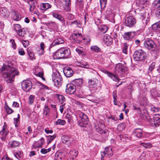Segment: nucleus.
<instances>
[{
    "label": "nucleus",
    "mask_w": 160,
    "mask_h": 160,
    "mask_svg": "<svg viewBox=\"0 0 160 160\" xmlns=\"http://www.w3.org/2000/svg\"><path fill=\"white\" fill-rule=\"evenodd\" d=\"M21 86L24 91L28 92L32 87V82L30 80H24L22 82Z\"/></svg>",
    "instance_id": "7"
},
{
    "label": "nucleus",
    "mask_w": 160,
    "mask_h": 160,
    "mask_svg": "<svg viewBox=\"0 0 160 160\" xmlns=\"http://www.w3.org/2000/svg\"><path fill=\"white\" fill-rule=\"evenodd\" d=\"M140 116L141 118L144 120H149V117L148 112L146 111H141Z\"/></svg>",
    "instance_id": "20"
},
{
    "label": "nucleus",
    "mask_w": 160,
    "mask_h": 160,
    "mask_svg": "<svg viewBox=\"0 0 160 160\" xmlns=\"http://www.w3.org/2000/svg\"><path fill=\"white\" fill-rule=\"evenodd\" d=\"M9 131L7 129V126L5 125V123L3 126V128L2 130L0 131V137L3 141H4L7 135L8 134Z\"/></svg>",
    "instance_id": "10"
},
{
    "label": "nucleus",
    "mask_w": 160,
    "mask_h": 160,
    "mask_svg": "<svg viewBox=\"0 0 160 160\" xmlns=\"http://www.w3.org/2000/svg\"><path fill=\"white\" fill-rule=\"evenodd\" d=\"M133 132L135 134V135L138 138H142V131L141 129L137 128L134 129Z\"/></svg>",
    "instance_id": "21"
},
{
    "label": "nucleus",
    "mask_w": 160,
    "mask_h": 160,
    "mask_svg": "<svg viewBox=\"0 0 160 160\" xmlns=\"http://www.w3.org/2000/svg\"><path fill=\"white\" fill-rule=\"evenodd\" d=\"M58 98L61 104L65 100V98L62 95H58Z\"/></svg>",
    "instance_id": "48"
},
{
    "label": "nucleus",
    "mask_w": 160,
    "mask_h": 160,
    "mask_svg": "<svg viewBox=\"0 0 160 160\" xmlns=\"http://www.w3.org/2000/svg\"><path fill=\"white\" fill-rule=\"evenodd\" d=\"M22 42L23 46L25 48H26L29 44V42L27 40L22 41Z\"/></svg>",
    "instance_id": "62"
},
{
    "label": "nucleus",
    "mask_w": 160,
    "mask_h": 160,
    "mask_svg": "<svg viewBox=\"0 0 160 160\" xmlns=\"http://www.w3.org/2000/svg\"><path fill=\"white\" fill-rule=\"evenodd\" d=\"M102 72L107 75L110 78L113 80L115 82L119 81L118 78L117 76L112 73H111L105 70H103Z\"/></svg>",
    "instance_id": "14"
},
{
    "label": "nucleus",
    "mask_w": 160,
    "mask_h": 160,
    "mask_svg": "<svg viewBox=\"0 0 160 160\" xmlns=\"http://www.w3.org/2000/svg\"><path fill=\"white\" fill-rule=\"evenodd\" d=\"M153 124L155 127L159 126L160 123V117L159 115H155L153 117Z\"/></svg>",
    "instance_id": "22"
},
{
    "label": "nucleus",
    "mask_w": 160,
    "mask_h": 160,
    "mask_svg": "<svg viewBox=\"0 0 160 160\" xmlns=\"http://www.w3.org/2000/svg\"><path fill=\"white\" fill-rule=\"evenodd\" d=\"M51 150V148H49L48 149H46L45 148H42L41 150V153L43 154H45L49 152Z\"/></svg>",
    "instance_id": "58"
},
{
    "label": "nucleus",
    "mask_w": 160,
    "mask_h": 160,
    "mask_svg": "<svg viewBox=\"0 0 160 160\" xmlns=\"http://www.w3.org/2000/svg\"><path fill=\"white\" fill-rule=\"evenodd\" d=\"M57 137L56 134H54L52 136L49 135L47 137V142L48 144H49L51 142L53 141Z\"/></svg>",
    "instance_id": "39"
},
{
    "label": "nucleus",
    "mask_w": 160,
    "mask_h": 160,
    "mask_svg": "<svg viewBox=\"0 0 160 160\" xmlns=\"http://www.w3.org/2000/svg\"><path fill=\"white\" fill-rule=\"evenodd\" d=\"M127 70V68L123 66L121 63H120L117 64L115 68V71L116 73H121L125 72Z\"/></svg>",
    "instance_id": "11"
},
{
    "label": "nucleus",
    "mask_w": 160,
    "mask_h": 160,
    "mask_svg": "<svg viewBox=\"0 0 160 160\" xmlns=\"http://www.w3.org/2000/svg\"><path fill=\"white\" fill-rule=\"evenodd\" d=\"M63 72L65 75L67 77H70L73 74L72 70L69 67H65L63 69Z\"/></svg>",
    "instance_id": "15"
},
{
    "label": "nucleus",
    "mask_w": 160,
    "mask_h": 160,
    "mask_svg": "<svg viewBox=\"0 0 160 160\" xmlns=\"http://www.w3.org/2000/svg\"><path fill=\"white\" fill-rule=\"evenodd\" d=\"M153 4L155 5V6L160 8V0H155Z\"/></svg>",
    "instance_id": "61"
},
{
    "label": "nucleus",
    "mask_w": 160,
    "mask_h": 160,
    "mask_svg": "<svg viewBox=\"0 0 160 160\" xmlns=\"http://www.w3.org/2000/svg\"><path fill=\"white\" fill-rule=\"evenodd\" d=\"M79 63V65L81 67L86 68H89L90 65L87 62L82 61L80 62Z\"/></svg>",
    "instance_id": "32"
},
{
    "label": "nucleus",
    "mask_w": 160,
    "mask_h": 160,
    "mask_svg": "<svg viewBox=\"0 0 160 160\" xmlns=\"http://www.w3.org/2000/svg\"><path fill=\"white\" fill-rule=\"evenodd\" d=\"M4 108L7 112L8 114H10L13 112V110L9 108L7 105L5 106Z\"/></svg>",
    "instance_id": "53"
},
{
    "label": "nucleus",
    "mask_w": 160,
    "mask_h": 160,
    "mask_svg": "<svg viewBox=\"0 0 160 160\" xmlns=\"http://www.w3.org/2000/svg\"><path fill=\"white\" fill-rule=\"evenodd\" d=\"M155 65V62H152L149 66V70L150 71H152L154 68Z\"/></svg>",
    "instance_id": "63"
},
{
    "label": "nucleus",
    "mask_w": 160,
    "mask_h": 160,
    "mask_svg": "<svg viewBox=\"0 0 160 160\" xmlns=\"http://www.w3.org/2000/svg\"><path fill=\"white\" fill-rule=\"evenodd\" d=\"M160 110V108L156 107H153L151 108V111L153 112H156Z\"/></svg>",
    "instance_id": "60"
},
{
    "label": "nucleus",
    "mask_w": 160,
    "mask_h": 160,
    "mask_svg": "<svg viewBox=\"0 0 160 160\" xmlns=\"http://www.w3.org/2000/svg\"><path fill=\"white\" fill-rule=\"evenodd\" d=\"M134 34V32H125L122 36L125 40H130L133 38Z\"/></svg>",
    "instance_id": "13"
},
{
    "label": "nucleus",
    "mask_w": 160,
    "mask_h": 160,
    "mask_svg": "<svg viewBox=\"0 0 160 160\" xmlns=\"http://www.w3.org/2000/svg\"><path fill=\"white\" fill-rule=\"evenodd\" d=\"M75 85L72 83H68L66 85V92L68 94H73L76 90Z\"/></svg>",
    "instance_id": "9"
},
{
    "label": "nucleus",
    "mask_w": 160,
    "mask_h": 160,
    "mask_svg": "<svg viewBox=\"0 0 160 160\" xmlns=\"http://www.w3.org/2000/svg\"><path fill=\"white\" fill-rule=\"evenodd\" d=\"M62 153L59 152H57L55 155V160H62L63 158L62 156Z\"/></svg>",
    "instance_id": "33"
},
{
    "label": "nucleus",
    "mask_w": 160,
    "mask_h": 160,
    "mask_svg": "<svg viewBox=\"0 0 160 160\" xmlns=\"http://www.w3.org/2000/svg\"><path fill=\"white\" fill-rule=\"evenodd\" d=\"M14 156L18 160H22L23 156V153L22 151H19L18 152H14Z\"/></svg>",
    "instance_id": "24"
},
{
    "label": "nucleus",
    "mask_w": 160,
    "mask_h": 160,
    "mask_svg": "<svg viewBox=\"0 0 160 160\" xmlns=\"http://www.w3.org/2000/svg\"><path fill=\"white\" fill-rule=\"evenodd\" d=\"M103 40L107 45L111 44L112 42V38L107 34H105L103 38Z\"/></svg>",
    "instance_id": "18"
},
{
    "label": "nucleus",
    "mask_w": 160,
    "mask_h": 160,
    "mask_svg": "<svg viewBox=\"0 0 160 160\" xmlns=\"http://www.w3.org/2000/svg\"><path fill=\"white\" fill-rule=\"evenodd\" d=\"M27 31L24 28H22L20 29L18 32V33L19 36L22 37H24L26 34Z\"/></svg>",
    "instance_id": "36"
},
{
    "label": "nucleus",
    "mask_w": 160,
    "mask_h": 160,
    "mask_svg": "<svg viewBox=\"0 0 160 160\" xmlns=\"http://www.w3.org/2000/svg\"><path fill=\"white\" fill-rule=\"evenodd\" d=\"M0 13L2 16H7L9 14V12L8 9L5 8H0Z\"/></svg>",
    "instance_id": "27"
},
{
    "label": "nucleus",
    "mask_w": 160,
    "mask_h": 160,
    "mask_svg": "<svg viewBox=\"0 0 160 160\" xmlns=\"http://www.w3.org/2000/svg\"><path fill=\"white\" fill-rule=\"evenodd\" d=\"M8 83H11L14 81V77L18 75L19 72L15 68L8 65H4L0 69V73Z\"/></svg>",
    "instance_id": "1"
},
{
    "label": "nucleus",
    "mask_w": 160,
    "mask_h": 160,
    "mask_svg": "<svg viewBox=\"0 0 160 160\" xmlns=\"http://www.w3.org/2000/svg\"><path fill=\"white\" fill-rule=\"evenodd\" d=\"M83 80L82 79H76L74 81L76 87H81L82 85Z\"/></svg>",
    "instance_id": "30"
},
{
    "label": "nucleus",
    "mask_w": 160,
    "mask_h": 160,
    "mask_svg": "<svg viewBox=\"0 0 160 160\" xmlns=\"http://www.w3.org/2000/svg\"><path fill=\"white\" fill-rule=\"evenodd\" d=\"M88 86L91 89H96L97 88V85L95 81L90 80L88 81Z\"/></svg>",
    "instance_id": "28"
},
{
    "label": "nucleus",
    "mask_w": 160,
    "mask_h": 160,
    "mask_svg": "<svg viewBox=\"0 0 160 160\" xmlns=\"http://www.w3.org/2000/svg\"><path fill=\"white\" fill-rule=\"evenodd\" d=\"M74 42L79 43L82 39V34L81 33H73L72 34Z\"/></svg>",
    "instance_id": "12"
},
{
    "label": "nucleus",
    "mask_w": 160,
    "mask_h": 160,
    "mask_svg": "<svg viewBox=\"0 0 160 160\" xmlns=\"http://www.w3.org/2000/svg\"><path fill=\"white\" fill-rule=\"evenodd\" d=\"M100 1L101 8L102 9L104 8L106 4V0H100Z\"/></svg>",
    "instance_id": "49"
},
{
    "label": "nucleus",
    "mask_w": 160,
    "mask_h": 160,
    "mask_svg": "<svg viewBox=\"0 0 160 160\" xmlns=\"http://www.w3.org/2000/svg\"><path fill=\"white\" fill-rule=\"evenodd\" d=\"M28 52L29 55L30 59L31 60H33L34 59H35L34 55L32 52L28 51Z\"/></svg>",
    "instance_id": "59"
},
{
    "label": "nucleus",
    "mask_w": 160,
    "mask_h": 160,
    "mask_svg": "<svg viewBox=\"0 0 160 160\" xmlns=\"http://www.w3.org/2000/svg\"><path fill=\"white\" fill-rule=\"evenodd\" d=\"M40 7L42 9L46 10L51 7V5L49 3H43L40 5Z\"/></svg>",
    "instance_id": "29"
},
{
    "label": "nucleus",
    "mask_w": 160,
    "mask_h": 160,
    "mask_svg": "<svg viewBox=\"0 0 160 160\" xmlns=\"http://www.w3.org/2000/svg\"><path fill=\"white\" fill-rule=\"evenodd\" d=\"M136 21L134 17L132 16L126 17L124 22V25L129 28H132L135 26Z\"/></svg>",
    "instance_id": "5"
},
{
    "label": "nucleus",
    "mask_w": 160,
    "mask_h": 160,
    "mask_svg": "<svg viewBox=\"0 0 160 160\" xmlns=\"http://www.w3.org/2000/svg\"><path fill=\"white\" fill-rule=\"evenodd\" d=\"M44 142V140L43 138H41L39 140L34 142L33 144L32 145V148H41Z\"/></svg>",
    "instance_id": "16"
},
{
    "label": "nucleus",
    "mask_w": 160,
    "mask_h": 160,
    "mask_svg": "<svg viewBox=\"0 0 160 160\" xmlns=\"http://www.w3.org/2000/svg\"><path fill=\"white\" fill-rule=\"evenodd\" d=\"M12 18L15 21H19L21 19V16L18 12L14 10H12Z\"/></svg>",
    "instance_id": "17"
},
{
    "label": "nucleus",
    "mask_w": 160,
    "mask_h": 160,
    "mask_svg": "<svg viewBox=\"0 0 160 160\" xmlns=\"http://www.w3.org/2000/svg\"><path fill=\"white\" fill-rule=\"evenodd\" d=\"M64 42V40L62 38H58L54 41L52 43V45L54 46L56 45L63 43Z\"/></svg>",
    "instance_id": "25"
},
{
    "label": "nucleus",
    "mask_w": 160,
    "mask_h": 160,
    "mask_svg": "<svg viewBox=\"0 0 160 160\" xmlns=\"http://www.w3.org/2000/svg\"><path fill=\"white\" fill-rule=\"evenodd\" d=\"M125 128V124L124 123L119 124L118 126V129L120 131L123 130Z\"/></svg>",
    "instance_id": "54"
},
{
    "label": "nucleus",
    "mask_w": 160,
    "mask_h": 160,
    "mask_svg": "<svg viewBox=\"0 0 160 160\" xmlns=\"http://www.w3.org/2000/svg\"><path fill=\"white\" fill-rule=\"evenodd\" d=\"M14 29L15 31L18 32V31L21 29V26L19 24H14Z\"/></svg>",
    "instance_id": "57"
},
{
    "label": "nucleus",
    "mask_w": 160,
    "mask_h": 160,
    "mask_svg": "<svg viewBox=\"0 0 160 160\" xmlns=\"http://www.w3.org/2000/svg\"><path fill=\"white\" fill-rule=\"evenodd\" d=\"M147 24V20L142 19L139 23L140 28L141 29H144Z\"/></svg>",
    "instance_id": "37"
},
{
    "label": "nucleus",
    "mask_w": 160,
    "mask_h": 160,
    "mask_svg": "<svg viewBox=\"0 0 160 160\" xmlns=\"http://www.w3.org/2000/svg\"><path fill=\"white\" fill-rule=\"evenodd\" d=\"M70 54L69 49L67 48H62L57 51L53 56L55 59L67 58Z\"/></svg>",
    "instance_id": "3"
},
{
    "label": "nucleus",
    "mask_w": 160,
    "mask_h": 160,
    "mask_svg": "<svg viewBox=\"0 0 160 160\" xmlns=\"http://www.w3.org/2000/svg\"><path fill=\"white\" fill-rule=\"evenodd\" d=\"M78 154V152L77 150L75 149H72L69 152L68 156L70 159H74L76 158Z\"/></svg>",
    "instance_id": "19"
},
{
    "label": "nucleus",
    "mask_w": 160,
    "mask_h": 160,
    "mask_svg": "<svg viewBox=\"0 0 160 160\" xmlns=\"http://www.w3.org/2000/svg\"><path fill=\"white\" fill-rule=\"evenodd\" d=\"M71 25H73L75 26L80 28L81 27V22L79 20H76L74 21L71 23Z\"/></svg>",
    "instance_id": "40"
},
{
    "label": "nucleus",
    "mask_w": 160,
    "mask_h": 160,
    "mask_svg": "<svg viewBox=\"0 0 160 160\" xmlns=\"http://www.w3.org/2000/svg\"><path fill=\"white\" fill-rule=\"evenodd\" d=\"M108 148V150L107 151V153L106 154L105 156H107L108 157H110L113 155V152L111 148H110L109 147H107L105 148Z\"/></svg>",
    "instance_id": "42"
},
{
    "label": "nucleus",
    "mask_w": 160,
    "mask_h": 160,
    "mask_svg": "<svg viewBox=\"0 0 160 160\" xmlns=\"http://www.w3.org/2000/svg\"><path fill=\"white\" fill-rule=\"evenodd\" d=\"M152 29L154 30H158L160 29V21L157 22L152 26Z\"/></svg>",
    "instance_id": "35"
},
{
    "label": "nucleus",
    "mask_w": 160,
    "mask_h": 160,
    "mask_svg": "<svg viewBox=\"0 0 160 160\" xmlns=\"http://www.w3.org/2000/svg\"><path fill=\"white\" fill-rule=\"evenodd\" d=\"M79 117L80 120L78 122V124L80 126L83 127L84 126L83 124L85 123V122L88 121V118L87 115L82 112L80 113Z\"/></svg>",
    "instance_id": "8"
},
{
    "label": "nucleus",
    "mask_w": 160,
    "mask_h": 160,
    "mask_svg": "<svg viewBox=\"0 0 160 160\" xmlns=\"http://www.w3.org/2000/svg\"><path fill=\"white\" fill-rule=\"evenodd\" d=\"M108 150V148H105L104 151L101 152L102 158L101 159V160H104V156L106 155V154L107 153Z\"/></svg>",
    "instance_id": "50"
},
{
    "label": "nucleus",
    "mask_w": 160,
    "mask_h": 160,
    "mask_svg": "<svg viewBox=\"0 0 160 160\" xmlns=\"http://www.w3.org/2000/svg\"><path fill=\"white\" fill-rule=\"evenodd\" d=\"M140 144L142 145L145 147V148H150L151 147V144L149 142L144 143L142 142L140 143Z\"/></svg>",
    "instance_id": "51"
},
{
    "label": "nucleus",
    "mask_w": 160,
    "mask_h": 160,
    "mask_svg": "<svg viewBox=\"0 0 160 160\" xmlns=\"http://www.w3.org/2000/svg\"><path fill=\"white\" fill-rule=\"evenodd\" d=\"M52 79L54 85L56 87L61 86L62 83V78L59 72L53 73L52 75Z\"/></svg>",
    "instance_id": "4"
},
{
    "label": "nucleus",
    "mask_w": 160,
    "mask_h": 160,
    "mask_svg": "<svg viewBox=\"0 0 160 160\" xmlns=\"http://www.w3.org/2000/svg\"><path fill=\"white\" fill-rule=\"evenodd\" d=\"M65 118L67 119L68 122H70L72 121V117L71 115L70 114L67 113L66 115Z\"/></svg>",
    "instance_id": "47"
},
{
    "label": "nucleus",
    "mask_w": 160,
    "mask_h": 160,
    "mask_svg": "<svg viewBox=\"0 0 160 160\" xmlns=\"http://www.w3.org/2000/svg\"><path fill=\"white\" fill-rule=\"evenodd\" d=\"M20 144V143L19 142L15 140L11 141L9 143V147L12 148L18 147Z\"/></svg>",
    "instance_id": "23"
},
{
    "label": "nucleus",
    "mask_w": 160,
    "mask_h": 160,
    "mask_svg": "<svg viewBox=\"0 0 160 160\" xmlns=\"http://www.w3.org/2000/svg\"><path fill=\"white\" fill-rule=\"evenodd\" d=\"M139 1L141 5H146L148 3V0H140Z\"/></svg>",
    "instance_id": "64"
},
{
    "label": "nucleus",
    "mask_w": 160,
    "mask_h": 160,
    "mask_svg": "<svg viewBox=\"0 0 160 160\" xmlns=\"http://www.w3.org/2000/svg\"><path fill=\"white\" fill-rule=\"evenodd\" d=\"M50 112V110L48 107L46 105L45 106L44 109L43 114L45 115H47L49 114Z\"/></svg>",
    "instance_id": "46"
},
{
    "label": "nucleus",
    "mask_w": 160,
    "mask_h": 160,
    "mask_svg": "<svg viewBox=\"0 0 160 160\" xmlns=\"http://www.w3.org/2000/svg\"><path fill=\"white\" fill-rule=\"evenodd\" d=\"M53 16L60 21H62L64 20L63 18L58 14L56 11H53L52 12Z\"/></svg>",
    "instance_id": "26"
},
{
    "label": "nucleus",
    "mask_w": 160,
    "mask_h": 160,
    "mask_svg": "<svg viewBox=\"0 0 160 160\" xmlns=\"http://www.w3.org/2000/svg\"><path fill=\"white\" fill-rule=\"evenodd\" d=\"M145 55V53L142 50L139 49L134 52L133 57L135 60L138 61L143 59Z\"/></svg>",
    "instance_id": "6"
},
{
    "label": "nucleus",
    "mask_w": 160,
    "mask_h": 160,
    "mask_svg": "<svg viewBox=\"0 0 160 160\" xmlns=\"http://www.w3.org/2000/svg\"><path fill=\"white\" fill-rule=\"evenodd\" d=\"M91 49L92 51L96 52H98L100 51V48L97 46H92L91 47Z\"/></svg>",
    "instance_id": "55"
},
{
    "label": "nucleus",
    "mask_w": 160,
    "mask_h": 160,
    "mask_svg": "<svg viewBox=\"0 0 160 160\" xmlns=\"http://www.w3.org/2000/svg\"><path fill=\"white\" fill-rule=\"evenodd\" d=\"M46 47L45 44L43 42H41L40 44V50L41 51L38 54L39 55H41L44 52V50Z\"/></svg>",
    "instance_id": "41"
},
{
    "label": "nucleus",
    "mask_w": 160,
    "mask_h": 160,
    "mask_svg": "<svg viewBox=\"0 0 160 160\" xmlns=\"http://www.w3.org/2000/svg\"><path fill=\"white\" fill-rule=\"evenodd\" d=\"M69 137L66 135H63L62 137V141L63 143L65 144H68L70 143L69 140H70Z\"/></svg>",
    "instance_id": "31"
},
{
    "label": "nucleus",
    "mask_w": 160,
    "mask_h": 160,
    "mask_svg": "<svg viewBox=\"0 0 160 160\" xmlns=\"http://www.w3.org/2000/svg\"><path fill=\"white\" fill-rule=\"evenodd\" d=\"M128 47V45L127 43L124 44L123 47L122 48V51L123 53L126 54H127Z\"/></svg>",
    "instance_id": "45"
},
{
    "label": "nucleus",
    "mask_w": 160,
    "mask_h": 160,
    "mask_svg": "<svg viewBox=\"0 0 160 160\" xmlns=\"http://www.w3.org/2000/svg\"><path fill=\"white\" fill-rule=\"evenodd\" d=\"M55 123L56 125H63L65 124L66 122L64 120L58 119L56 122Z\"/></svg>",
    "instance_id": "44"
},
{
    "label": "nucleus",
    "mask_w": 160,
    "mask_h": 160,
    "mask_svg": "<svg viewBox=\"0 0 160 160\" xmlns=\"http://www.w3.org/2000/svg\"><path fill=\"white\" fill-rule=\"evenodd\" d=\"M99 28L100 32L102 34L105 33L108 30L107 26L105 25L102 26Z\"/></svg>",
    "instance_id": "38"
},
{
    "label": "nucleus",
    "mask_w": 160,
    "mask_h": 160,
    "mask_svg": "<svg viewBox=\"0 0 160 160\" xmlns=\"http://www.w3.org/2000/svg\"><path fill=\"white\" fill-rule=\"evenodd\" d=\"M30 8L29 11L30 12L32 11L34 9L35 7L34 2L33 1H31L30 2Z\"/></svg>",
    "instance_id": "43"
},
{
    "label": "nucleus",
    "mask_w": 160,
    "mask_h": 160,
    "mask_svg": "<svg viewBox=\"0 0 160 160\" xmlns=\"http://www.w3.org/2000/svg\"><path fill=\"white\" fill-rule=\"evenodd\" d=\"M66 17L67 19L69 20H72L74 18L73 15L71 13H68L67 14Z\"/></svg>",
    "instance_id": "56"
},
{
    "label": "nucleus",
    "mask_w": 160,
    "mask_h": 160,
    "mask_svg": "<svg viewBox=\"0 0 160 160\" xmlns=\"http://www.w3.org/2000/svg\"><path fill=\"white\" fill-rule=\"evenodd\" d=\"M140 16V18L142 19L146 20V12L145 10L144 9H142L140 12L139 13Z\"/></svg>",
    "instance_id": "34"
},
{
    "label": "nucleus",
    "mask_w": 160,
    "mask_h": 160,
    "mask_svg": "<svg viewBox=\"0 0 160 160\" xmlns=\"http://www.w3.org/2000/svg\"><path fill=\"white\" fill-rule=\"evenodd\" d=\"M144 46L148 49L152 51L155 57L158 56L160 52L159 48L157 47L156 44L152 40H145L144 43Z\"/></svg>",
    "instance_id": "2"
},
{
    "label": "nucleus",
    "mask_w": 160,
    "mask_h": 160,
    "mask_svg": "<svg viewBox=\"0 0 160 160\" xmlns=\"http://www.w3.org/2000/svg\"><path fill=\"white\" fill-rule=\"evenodd\" d=\"M34 96L32 95L29 96L28 98V102L30 105L32 104L34 102Z\"/></svg>",
    "instance_id": "52"
}]
</instances>
